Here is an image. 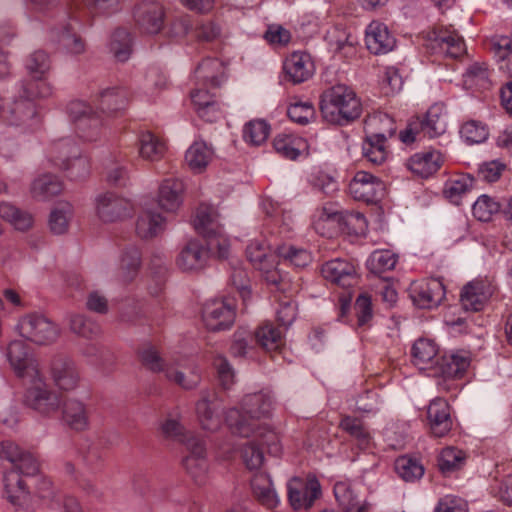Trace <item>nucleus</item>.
Wrapping results in <instances>:
<instances>
[{
    "instance_id": "23",
    "label": "nucleus",
    "mask_w": 512,
    "mask_h": 512,
    "mask_svg": "<svg viewBox=\"0 0 512 512\" xmlns=\"http://www.w3.org/2000/svg\"><path fill=\"white\" fill-rule=\"evenodd\" d=\"M366 46L373 54H386L393 50L396 44L394 36L388 27L379 21H372L366 28Z\"/></svg>"
},
{
    "instance_id": "53",
    "label": "nucleus",
    "mask_w": 512,
    "mask_h": 512,
    "mask_svg": "<svg viewBox=\"0 0 512 512\" xmlns=\"http://www.w3.org/2000/svg\"><path fill=\"white\" fill-rule=\"evenodd\" d=\"M0 217L20 231L28 230L33 224V216L30 213L19 210L7 202L0 203Z\"/></svg>"
},
{
    "instance_id": "37",
    "label": "nucleus",
    "mask_w": 512,
    "mask_h": 512,
    "mask_svg": "<svg viewBox=\"0 0 512 512\" xmlns=\"http://www.w3.org/2000/svg\"><path fill=\"white\" fill-rule=\"evenodd\" d=\"M195 230L204 238L219 234L222 227L216 209L209 205H200L193 220Z\"/></svg>"
},
{
    "instance_id": "22",
    "label": "nucleus",
    "mask_w": 512,
    "mask_h": 512,
    "mask_svg": "<svg viewBox=\"0 0 512 512\" xmlns=\"http://www.w3.org/2000/svg\"><path fill=\"white\" fill-rule=\"evenodd\" d=\"M208 249L198 239L188 241L179 252L176 264L182 271H198L208 261Z\"/></svg>"
},
{
    "instance_id": "59",
    "label": "nucleus",
    "mask_w": 512,
    "mask_h": 512,
    "mask_svg": "<svg viewBox=\"0 0 512 512\" xmlns=\"http://www.w3.org/2000/svg\"><path fill=\"white\" fill-rule=\"evenodd\" d=\"M489 72L484 63L471 64L463 75L464 85L468 89L487 88L489 85Z\"/></svg>"
},
{
    "instance_id": "20",
    "label": "nucleus",
    "mask_w": 512,
    "mask_h": 512,
    "mask_svg": "<svg viewBox=\"0 0 512 512\" xmlns=\"http://www.w3.org/2000/svg\"><path fill=\"white\" fill-rule=\"evenodd\" d=\"M413 303L421 309L437 307L445 298V288L439 279L413 284L410 291Z\"/></svg>"
},
{
    "instance_id": "44",
    "label": "nucleus",
    "mask_w": 512,
    "mask_h": 512,
    "mask_svg": "<svg viewBox=\"0 0 512 512\" xmlns=\"http://www.w3.org/2000/svg\"><path fill=\"white\" fill-rule=\"evenodd\" d=\"M273 147L282 157L295 160L307 148V144L302 137L283 133L274 138Z\"/></svg>"
},
{
    "instance_id": "47",
    "label": "nucleus",
    "mask_w": 512,
    "mask_h": 512,
    "mask_svg": "<svg viewBox=\"0 0 512 512\" xmlns=\"http://www.w3.org/2000/svg\"><path fill=\"white\" fill-rule=\"evenodd\" d=\"M133 39L125 28H117L111 35L109 50L118 62L127 61L132 54Z\"/></svg>"
},
{
    "instance_id": "41",
    "label": "nucleus",
    "mask_w": 512,
    "mask_h": 512,
    "mask_svg": "<svg viewBox=\"0 0 512 512\" xmlns=\"http://www.w3.org/2000/svg\"><path fill=\"white\" fill-rule=\"evenodd\" d=\"M51 40L57 42L67 53L80 55L85 51V42L70 24L51 30Z\"/></svg>"
},
{
    "instance_id": "13",
    "label": "nucleus",
    "mask_w": 512,
    "mask_h": 512,
    "mask_svg": "<svg viewBox=\"0 0 512 512\" xmlns=\"http://www.w3.org/2000/svg\"><path fill=\"white\" fill-rule=\"evenodd\" d=\"M132 17L138 31L154 35L164 26L165 10L163 5L155 0H142L135 4Z\"/></svg>"
},
{
    "instance_id": "28",
    "label": "nucleus",
    "mask_w": 512,
    "mask_h": 512,
    "mask_svg": "<svg viewBox=\"0 0 512 512\" xmlns=\"http://www.w3.org/2000/svg\"><path fill=\"white\" fill-rule=\"evenodd\" d=\"M333 492L343 512H366L367 504L360 498L352 482L348 480L336 482Z\"/></svg>"
},
{
    "instance_id": "19",
    "label": "nucleus",
    "mask_w": 512,
    "mask_h": 512,
    "mask_svg": "<svg viewBox=\"0 0 512 512\" xmlns=\"http://www.w3.org/2000/svg\"><path fill=\"white\" fill-rule=\"evenodd\" d=\"M1 453L5 459L14 465V470L26 476H34L39 472L37 458L28 451L20 448L11 440L1 442Z\"/></svg>"
},
{
    "instance_id": "4",
    "label": "nucleus",
    "mask_w": 512,
    "mask_h": 512,
    "mask_svg": "<svg viewBox=\"0 0 512 512\" xmlns=\"http://www.w3.org/2000/svg\"><path fill=\"white\" fill-rule=\"evenodd\" d=\"M246 255L253 267L262 272L267 283L278 285L282 290H286L288 286L291 289H297V285L292 287L291 279L278 269L277 253L271 250L270 244L265 239L250 241L246 248Z\"/></svg>"
},
{
    "instance_id": "52",
    "label": "nucleus",
    "mask_w": 512,
    "mask_h": 512,
    "mask_svg": "<svg viewBox=\"0 0 512 512\" xmlns=\"http://www.w3.org/2000/svg\"><path fill=\"white\" fill-rule=\"evenodd\" d=\"M466 459L465 451L449 446L441 450L438 456V467L443 474L448 475L461 469L465 465Z\"/></svg>"
},
{
    "instance_id": "42",
    "label": "nucleus",
    "mask_w": 512,
    "mask_h": 512,
    "mask_svg": "<svg viewBox=\"0 0 512 512\" xmlns=\"http://www.w3.org/2000/svg\"><path fill=\"white\" fill-rule=\"evenodd\" d=\"M385 133H372L366 136L363 145L364 157L374 165L383 164L388 157Z\"/></svg>"
},
{
    "instance_id": "58",
    "label": "nucleus",
    "mask_w": 512,
    "mask_h": 512,
    "mask_svg": "<svg viewBox=\"0 0 512 512\" xmlns=\"http://www.w3.org/2000/svg\"><path fill=\"white\" fill-rule=\"evenodd\" d=\"M253 427L254 431L248 438L252 437L258 446L259 444L265 445L270 454L274 456L279 455L281 453V445L278 435L260 423L255 424Z\"/></svg>"
},
{
    "instance_id": "31",
    "label": "nucleus",
    "mask_w": 512,
    "mask_h": 512,
    "mask_svg": "<svg viewBox=\"0 0 512 512\" xmlns=\"http://www.w3.org/2000/svg\"><path fill=\"white\" fill-rule=\"evenodd\" d=\"M443 163V156L439 151L419 152L407 161V168L421 177H429L436 173Z\"/></svg>"
},
{
    "instance_id": "32",
    "label": "nucleus",
    "mask_w": 512,
    "mask_h": 512,
    "mask_svg": "<svg viewBox=\"0 0 512 512\" xmlns=\"http://www.w3.org/2000/svg\"><path fill=\"white\" fill-rule=\"evenodd\" d=\"M183 182L168 178L162 181L158 191V204L167 212H175L182 204Z\"/></svg>"
},
{
    "instance_id": "26",
    "label": "nucleus",
    "mask_w": 512,
    "mask_h": 512,
    "mask_svg": "<svg viewBox=\"0 0 512 512\" xmlns=\"http://www.w3.org/2000/svg\"><path fill=\"white\" fill-rule=\"evenodd\" d=\"M120 0H84V8L73 1L69 4V17L84 20L92 15H108L118 11Z\"/></svg>"
},
{
    "instance_id": "6",
    "label": "nucleus",
    "mask_w": 512,
    "mask_h": 512,
    "mask_svg": "<svg viewBox=\"0 0 512 512\" xmlns=\"http://www.w3.org/2000/svg\"><path fill=\"white\" fill-rule=\"evenodd\" d=\"M66 113L78 136L86 141H95L104 125L103 118L89 103L72 100L66 106Z\"/></svg>"
},
{
    "instance_id": "50",
    "label": "nucleus",
    "mask_w": 512,
    "mask_h": 512,
    "mask_svg": "<svg viewBox=\"0 0 512 512\" xmlns=\"http://www.w3.org/2000/svg\"><path fill=\"white\" fill-rule=\"evenodd\" d=\"M255 339L266 352L279 351L284 345L282 332L269 322L257 328Z\"/></svg>"
},
{
    "instance_id": "46",
    "label": "nucleus",
    "mask_w": 512,
    "mask_h": 512,
    "mask_svg": "<svg viewBox=\"0 0 512 512\" xmlns=\"http://www.w3.org/2000/svg\"><path fill=\"white\" fill-rule=\"evenodd\" d=\"M129 94L124 87H111L99 93V105L103 112H117L125 109Z\"/></svg>"
},
{
    "instance_id": "57",
    "label": "nucleus",
    "mask_w": 512,
    "mask_h": 512,
    "mask_svg": "<svg viewBox=\"0 0 512 512\" xmlns=\"http://www.w3.org/2000/svg\"><path fill=\"white\" fill-rule=\"evenodd\" d=\"M395 471L406 482L419 480L424 474L421 462L409 456H401L395 461Z\"/></svg>"
},
{
    "instance_id": "30",
    "label": "nucleus",
    "mask_w": 512,
    "mask_h": 512,
    "mask_svg": "<svg viewBox=\"0 0 512 512\" xmlns=\"http://www.w3.org/2000/svg\"><path fill=\"white\" fill-rule=\"evenodd\" d=\"M166 219L154 209L145 207L136 220L135 231L142 239L158 236L165 229Z\"/></svg>"
},
{
    "instance_id": "16",
    "label": "nucleus",
    "mask_w": 512,
    "mask_h": 512,
    "mask_svg": "<svg viewBox=\"0 0 512 512\" xmlns=\"http://www.w3.org/2000/svg\"><path fill=\"white\" fill-rule=\"evenodd\" d=\"M385 192V183L367 171H357L349 183V193L355 200L376 202Z\"/></svg>"
},
{
    "instance_id": "27",
    "label": "nucleus",
    "mask_w": 512,
    "mask_h": 512,
    "mask_svg": "<svg viewBox=\"0 0 512 512\" xmlns=\"http://www.w3.org/2000/svg\"><path fill=\"white\" fill-rule=\"evenodd\" d=\"M63 422L72 430L82 432L89 427V416L86 405L77 398H67L62 404Z\"/></svg>"
},
{
    "instance_id": "49",
    "label": "nucleus",
    "mask_w": 512,
    "mask_h": 512,
    "mask_svg": "<svg viewBox=\"0 0 512 512\" xmlns=\"http://www.w3.org/2000/svg\"><path fill=\"white\" fill-rule=\"evenodd\" d=\"M222 63L215 58L203 60L195 69V78L198 85H209L216 88L220 85L219 75L222 73Z\"/></svg>"
},
{
    "instance_id": "25",
    "label": "nucleus",
    "mask_w": 512,
    "mask_h": 512,
    "mask_svg": "<svg viewBox=\"0 0 512 512\" xmlns=\"http://www.w3.org/2000/svg\"><path fill=\"white\" fill-rule=\"evenodd\" d=\"M323 277L341 287L352 286L356 282L354 265L344 259H333L326 262L321 269Z\"/></svg>"
},
{
    "instance_id": "38",
    "label": "nucleus",
    "mask_w": 512,
    "mask_h": 512,
    "mask_svg": "<svg viewBox=\"0 0 512 512\" xmlns=\"http://www.w3.org/2000/svg\"><path fill=\"white\" fill-rule=\"evenodd\" d=\"M291 284L292 287L297 285V289H291L288 286L286 290H282L278 285H274L276 287V291L282 294V296H276L278 300L276 316L278 322L283 326L291 325L297 314V306L293 301L292 296L298 292L300 285L293 281H291Z\"/></svg>"
},
{
    "instance_id": "45",
    "label": "nucleus",
    "mask_w": 512,
    "mask_h": 512,
    "mask_svg": "<svg viewBox=\"0 0 512 512\" xmlns=\"http://www.w3.org/2000/svg\"><path fill=\"white\" fill-rule=\"evenodd\" d=\"M68 324L70 331L80 338L93 341L101 335L100 325L84 314H71Z\"/></svg>"
},
{
    "instance_id": "36",
    "label": "nucleus",
    "mask_w": 512,
    "mask_h": 512,
    "mask_svg": "<svg viewBox=\"0 0 512 512\" xmlns=\"http://www.w3.org/2000/svg\"><path fill=\"white\" fill-rule=\"evenodd\" d=\"M139 157L146 161H159L166 153V144L163 139L151 131H143L138 137Z\"/></svg>"
},
{
    "instance_id": "64",
    "label": "nucleus",
    "mask_w": 512,
    "mask_h": 512,
    "mask_svg": "<svg viewBox=\"0 0 512 512\" xmlns=\"http://www.w3.org/2000/svg\"><path fill=\"white\" fill-rule=\"evenodd\" d=\"M499 209V203H497L487 195H481L474 203L472 207V212L475 218H477L480 221L486 222L489 221L492 215L498 212Z\"/></svg>"
},
{
    "instance_id": "63",
    "label": "nucleus",
    "mask_w": 512,
    "mask_h": 512,
    "mask_svg": "<svg viewBox=\"0 0 512 512\" xmlns=\"http://www.w3.org/2000/svg\"><path fill=\"white\" fill-rule=\"evenodd\" d=\"M460 134L468 144H479L487 139L489 133L487 127L483 123L470 120L462 125Z\"/></svg>"
},
{
    "instance_id": "21",
    "label": "nucleus",
    "mask_w": 512,
    "mask_h": 512,
    "mask_svg": "<svg viewBox=\"0 0 512 512\" xmlns=\"http://www.w3.org/2000/svg\"><path fill=\"white\" fill-rule=\"evenodd\" d=\"M494 292L495 287L488 280L469 282L462 289L460 295L461 305L466 311H480Z\"/></svg>"
},
{
    "instance_id": "51",
    "label": "nucleus",
    "mask_w": 512,
    "mask_h": 512,
    "mask_svg": "<svg viewBox=\"0 0 512 512\" xmlns=\"http://www.w3.org/2000/svg\"><path fill=\"white\" fill-rule=\"evenodd\" d=\"M62 188V183L57 176L44 174L32 182L31 193L34 198L45 200L58 195Z\"/></svg>"
},
{
    "instance_id": "5",
    "label": "nucleus",
    "mask_w": 512,
    "mask_h": 512,
    "mask_svg": "<svg viewBox=\"0 0 512 512\" xmlns=\"http://www.w3.org/2000/svg\"><path fill=\"white\" fill-rule=\"evenodd\" d=\"M48 159L59 169L68 171L71 178H82L89 173V161L80 155V149L71 137L53 140L48 148Z\"/></svg>"
},
{
    "instance_id": "56",
    "label": "nucleus",
    "mask_w": 512,
    "mask_h": 512,
    "mask_svg": "<svg viewBox=\"0 0 512 512\" xmlns=\"http://www.w3.org/2000/svg\"><path fill=\"white\" fill-rule=\"evenodd\" d=\"M275 253H277L278 258H280L283 262L298 268L305 267L312 261V257L309 251L293 245H280L277 247Z\"/></svg>"
},
{
    "instance_id": "33",
    "label": "nucleus",
    "mask_w": 512,
    "mask_h": 512,
    "mask_svg": "<svg viewBox=\"0 0 512 512\" xmlns=\"http://www.w3.org/2000/svg\"><path fill=\"white\" fill-rule=\"evenodd\" d=\"M214 398V393L202 392L200 400L196 403V414L202 429L211 432L217 431L221 426L218 408L213 403Z\"/></svg>"
},
{
    "instance_id": "15",
    "label": "nucleus",
    "mask_w": 512,
    "mask_h": 512,
    "mask_svg": "<svg viewBox=\"0 0 512 512\" xmlns=\"http://www.w3.org/2000/svg\"><path fill=\"white\" fill-rule=\"evenodd\" d=\"M430 48L437 54L458 58L465 53V44L462 36L452 27L439 26L428 34Z\"/></svg>"
},
{
    "instance_id": "61",
    "label": "nucleus",
    "mask_w": 512,
    "mask_h": 512,
    "mask_svg": "<svg viewBox=\"0 0 512 512\" xmlns=\"http://www.w3.org/2000/svg\"><path fill=\"white\" fill-rule=\"evenodd\" d=\"M164 374L167 380L186 390L194 389L200 383V374L196 368H193L189 374H185L169 365Z\"/></svg>"
},
{
    "instance_id": "10",
    "label": "nucleus",
    "mask_w": 512,
    "mask_h": 512,
    "mask_svg": "<svg viewBox=\"0 0 512 512\" xmlns=\"http://www.w3.org/2000/svg\"><path fill=\"white\" fill-rule=\"evenodd\" d=\"M289 504L293 510H309L322 496L320 482L314 475L294 477L287 483Z\"/></svg>"
},
{
    "instance_id": "18",
    "label": "nucleus",
    "mask_w": 512,
    "mask_h": 512,
    "mask_svg": "<svg viewBox=\"0 0 512 512\" xmlns=\"http://www.w3.org/2000/svg\"><path fill=\"white\" fill-rule=\"evenodd\" d=\"M315 72L311 56L303 51L291 53L283 62L284 80L300 84L310 79Z\"/></svg>"
},
{
    "instance_id": "17",
    "label": "nucleus",
    "mask_w": 512,
    "mask_h": 512,
    "mask_svg": "<svg viewBox=\"0 0 512 512\" xmlns=\"http://www.w3.org/2000/svg\"><path fill=\"white\" fill-rule=\"evenodd\" d=\"M97 217L104 223L120 221L131 214V202L112 192L101 193L95 198Z\"/></svg>"
},
{
    "instance_id": "11",
    "label": "nucleus",
    "mask_w": 512,
    "mask_h": 512,
    "mask_svg": "<svg viewBox=\"0 0 512 512\" xmlns=\"http://www.w3.org/2000/svg\"><path fill=\"white\" fill-rule=\"evenodd\" d=\"M236 317V306L230 298L208 300L202 308V321L213 332L231 328Z\"/></svg>"
},
{
    "instance_id": "3",
    "label": "nucleus",
    "mask_w": 512,
    "mask_h": 512,
    "mask_svg": "<svg viewBox=\"0 0 512 512\" xmlns=\"http://www.w3.org/2000/svg\"><path fill=\"white\" fill-rule=\"evenodd\" d=\"M320 110L326 121L346 125L360 117L362 104L351 87L336 84L323 91Z\"/></svg>"
},
{
    "instance_id": "39",
    "label": "nucleus",
    "mask_w": 512,
    "mask_h": 512,
    "mask_svg": "<svg viewBox=\"0 0 512 512\" xmlns=\"http://www.w3.org/2000/svg\"><path fill=\"white\" fill-rule=\"evenodd\" d=\"M424 136L435 138L446 131V114L440 105L431 106L424 117L418 121Z\"/></svg>"
},
{
    "instance_id": "9",
    "label": "nucleus",
    "mask_w": 512,
    "mask_h": 512,
    "mask_svg": "<svg viewBox=\"0 0 512 512\" xmlns=\"http://www.w3.org/2000/svg\"><path fill=\"white\" fill-rule=\"evenodd\" d=\"M24 395V404L44 417H51L61 406L60 395L45 382L42 373L33 381Z\"/></svg>"
},
{
    "instance_id": "1",
    "label": "nucleus",
    "mask_w": 512,
    "mask_h": 512,
    "mask_svg": "<svg viewBox=\"0 0 512 512\" xmlns=\"http://www.w3.org/2000/svg\"><path fill=\"white\" fill-rule=\"evenodd\" d=\"M160 429L164 437L176 439L184 445L183 466L197 484H202L208 470L204 441L193 433L185 432L180 422L173 418L164 420Z\"/></svg>"
},
{
    "instance_id": "60",
    "label": "nucleus",
    "mask_w": 512,
    "mask_h": 512,
    "mask_svg": "<svg viewBox=\"0 0 512 512\" xmlns=\"http://www.w3.org/2000/svg\"><path fill=\"white\" fill-rule=\"evenodd\" d=\"M25 67L34 79H43L51 67L50 57L43 50L34 51L27 57Z\"/></svg>"
},
{
    "instance_id": "54",
    "label": "nucleus",
    "mask_w": 512,
    "mask_h": 512,
    "mask_svg": "<svg viewBox=\"0 0 512 512\" xmlns=\"http://www.w3.org/2000/svg\"><path fill=\"white\" fill-rule=\"evenodd\" d=\"M397 260V255L390 250H376L369 256L366 265L372 274L380 277L382 273L394 269Z\"/></svg>"
},
{
    "instance_id": "43",
    "label": "nucleus",
    "mask_w": 512,
    "mask_h": 512,
    "mask_svg": "<svg viewBox=\"0 0 512 512\" xmlns=\"http://www.w3.org/2000/svg\"><path fill=\"white\" fill-rule=\"evenodd\" d=\"M214 152L204 141H195L186 151L185 160L191 170L201 173L213 158Z\"/></svg>"
},
{
    "instance_id": "12",
    "label": "nucleus",
    "mask_w": 512,
    "mask_h": 512,
    "mask_svg": "<svg viewBox=\"0 0 512 512\" xmlns=\"http://www.w3.org/2000/svg\"><path fill=\"white\" fill-rule=\"evenodd\" d=\"M5 355L17 377L33 381L40 376L39 362L29 352L27 345L23 341H11Z\"/></svg>"
},
{
    "instance_id": "55",
    "label": "nucleus",
    "mask_w": 512,
    "mask_h": 512,
    "mask_svg": "<svg viewBox=\"0 0 512 512\" xmlns=\"http://www.w3.org/2000/svg\"><path fill=\"white\" fill-rule=\"evenodd\" d=\"M4 491L6 498L14 505L19 504L26 494V483L21 474L12 469L4 475Z\"/></svg>"
},
{
    "instance_id": "62",
    "label": "nucleus",
    "mask_w": 512,
    "mask_h": 512,
    "mask_svg": "<svg viewBox=\"0 0 512 512\" xmlns=\"http://www.w3.org/2000/svg\"><path fill=\"white\" fill-rule=\"evenodd\" d=\"M270 133V126L263 120H253L247 123L243 130V138L252 145H261Z\"/></svg>"
},
{
    "instance_id": "48",
    "label": "nucleus",
    "mask_w": 512,
    "mask_h": 512,
    "mask_svg": "<svg viewBox=\"0 0 512 512\" xmlns=\"http://www.w3.org/2000/svg\"><path fill=\"white\" fill-rule=\"evenodd\" d=\"M73 215L74 210L70 203H58L49 215L48 226L50 231L55 235L65 234L68 231Z\"/></svg>"
},
{
    "instance_id": "34",
    "label": "nucleus",
    "mask_w": 512,
    "mask_h": 512,
    "mask_svg": "<svg viewBox=\"0 0 512 512\" xmlns=\"http://www.w3.org/2000/svg\"><path fill=\"white\" fill-rule=\"evenodd\" d=\"M438 345L431 339H417L411 349L412 361L420 370H426L429 376V367L435 365L438 357Z\"/></svg>"
},
{
    "instance_id": "14",
    "label": "nucleus",
    "mask_w": 512,
    "mask_h": 512,
    "mask_svg": "<svg viewBox=\"0 0 512 512\" xmlns=\"http://www.w3.org/2000/svg\"><path fill=\"white\" fill-rule=\"evenodd\" d=\"M53 384L61 391L70 392L80 384L81 376L76 362L69 356L56 355L49 365Z\"/></svg>"
},
{
    "instance_id": "35",
    "label": "nucleus",
    "mask_w": 512,
    "mask_h": 512,
    "mask_svg": "<svg viewBox=\"0 0 512 512\" xmlns=\"http://www.w3.org/2000/svg\"><path fill=\"white\" fill-rule=\"evenodd\" d=\"M251 487L253 495L263 506L268 509L278 506L280 499L268 474H255L251 480Z\"/></svg>"
},
{
    "instance_id": "8",
    "label": "nucleus",
    "mask_w": 512,
    "mask_h": 512,
    "mask_svg": "<svg viewBox=\"0 0 512 512\" xmlns=\"http://www.w3.org/2000/svg\"><path fill=\"white\" fill-rule=\"evenodd\" d=\"M16 330L24 339L37 344L49 345L60 336L59 327L42 314L30 313L21 317Z\"/></svg>"
},
{
    "instance_id": "7",
    "label": "nucleus",
    "mask_w": 512,
    "mask_h": 512,
    "mask_svg": "<svg viewBox=\"0 0 512 512\" xmlns=\"http://www.w3.org/2000/svg\"><path fill=\"white\" fill-rule=\"evenodd\" d=\"M470 356L466 351L445 354L429 367V376L437 379L440 390L449 391L450 381L462 378L470 366Z\"/></svg>"
},
{
    "instance_id": "2",
    "label": "nucleus",
    "mask_w": 512,
    "mask_h": 512,
    "mask_svg": "<svg viewBox=\"0 0 512 512\" xmlns=\"http://www.w3.org/2000/svg\"><path fill=\"white\" fill-rule=\"evenodd\" d=\"M274 406V398L269 391L247 394L241 402V409L231 408L226 412L225 421L234 435L249 437L254 425L261 418L270 415Z\"/></svg>"
},
{
    "instance_id": "29",
    "label": "nucleus",
    "mask_w": 512,
    "mask_h": 512,
    "mask_svg": "<svg viewBox=\"0 0 512 512\" xmlns=\"http://www.w3.org/2000/svg\"><path fill=\"white\" fill-rule=\"evenodd\" d=\"M4 121L10 125L34 127L39 122L35 104L28 98L15 101L7 110Z\"/></svg>"
},
{
    "instance_id": "24",
    "label": "nucleus",
    "mask_w": 512,
    "mask_h": 512,
    "mask_svg": "<svg viewBox=\"0 0 512 512\" xmlns=\"http://www.w3.org/2000/svg\"><path fill=\"white\" fill-rule=\"evenodd\" d=\"M430 429L435 437H444L452 428L450 407L443 398L432 400L427 409Z\"/></svg>"
},
{
    "instance_id": "40",
    "label": "nucleus",
    "mask_w": 512,
    "mask_h": 512,
    "mask_svg": "<svg viewBox=\"0 0 512 512\" xmlns=\"http://www.w3.org/2000/svg\"><path fill=\"white\" fill-rule=\"evenodd\" d=\"M191 100L199 117L205 121L214 122L219 117V105L215 100L214 95L206 89H194L191 92Z\"/></svg>"
}]
</instances>
